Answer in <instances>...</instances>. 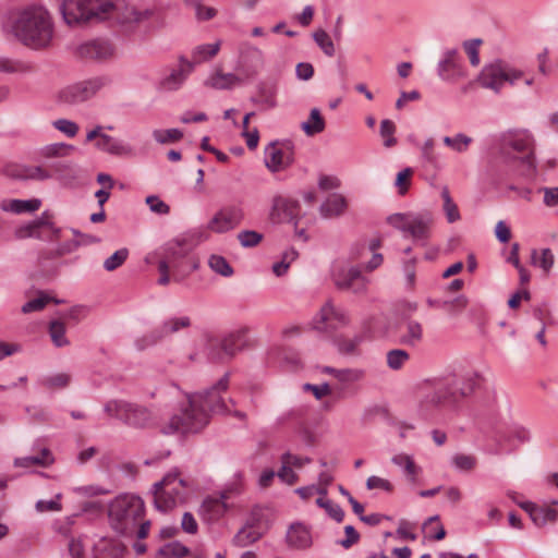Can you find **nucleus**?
<instances>
[{
	"label": "nucleus",
	"instance_id": "obj_1",
	"mask_svg": "<svg viewBox=\"0 0 558 558\" xmlns=\"http://www.w3.org/2000/svg\"><path fill=\"white\" fill-rule=\"evenodd\" d=\"M11 28L15 39L34 51L51 49L57 38L52 13L38 3L17 9L12 16Z\"/></svg>",
	"mask_w": 558,
	"mask_h": 558
},
{
	"label": "nucleus",
	"instance_id": "obj_2",
	"mask_svg": "<svg viewBox=\"0 0 558 558\" xmlns=\"http://www.w3.org/2000/svg\"><path fill=\"white\" fill-rule=\"evenodd\" d=\"M191 250L187 239L178 238L148 253L145 263L157 265L158 283L168 286L171 281L183 280L197 268L196 260L190 257Z\"/></svg>",
	"mask_w": 558,
	"mask_h": 558
},
{
	"label": "nucleus",
	"instance_id": "obj_3",
	"mask_svg": "<svg viewBox=\"0 0 558 558\" xmlns=\"http://www.w3.org/2000/svg\"><path fill=\"white\" fill-rule=\"evenodd\" d=\"M381 247L380 239H372L368 244L355 245L350 254L356 266L343 267L335 276V284L342 290H349L355 294H364L367 291L369 280L362 275V270L371 272L378 268L384 257L377 251Z\"/></svg>",
	"mask_w": 558,
	"mask_h": 558
},
{
	"label": "nucleus",
	"instance_id": "obj_4",
	"mask_svg": "<svg viewBox=\"0 0 558 558\" xmlns=\"http://www.w3.org/2000/svg\"><path fill=\"white\" fill-rule=\"evenodd\" d=\"M499 154L507 160L519 162L531 174L535 169V138L527 129H509L497 136Z\"/></svg>",
	"mask_w": 558,
	"mask_h": 558
},
{
	"label": "nucleus",
	"instance_id": "obj_5",
	"mask_svg": "<svg viewBox=\"0 0 558 558\" xmlns=\"http://www.w3.org/2000/svg\"><path fill=\"white\" fill-rule=\"evenodd\" d=\"M209 421L210 415L203 405L202 395L191 393L180 402L178 412L170 417L162 430L165 434L198 433L209 424Z\"/></svg>",
	"mask_w": 558,
	"mask_h": 558
},
{
	"label": "nucleus",
	"instance_id": "obj_6",
	"mask_svg": "<svg viewBox=\"0 0 558 558\" xmlns=\"http://www.w3.org/2000/svg\"><path fill=\"white\" fill-rule=\"evenodd\" d=\"M112 9L110 0H62L61 14L68 26H81L107 20Z\"/></svg>",
	"mask_w": 558,
	"mask_h": 558
},
{
	"label": "nucleus",
	"instance_id": "obj_7",
	"mask_svg": "<svg viewBox=\"0 0 558 558\" xmlns=\"http://www.w3.org/2000/svg\"><path fill=\"white\" fill-rule=\"evenodd\" d=\"M144 501L135 495H121L108 508L111 526L121 534H133L144 517Z\"/></svg>",
	"mask_w": 558,
	"mask_h": 558
},
{
	"label": "nucleus",
	"instance_id": "obj_8",
	"mask_svg": "<svg viewBox=\"0 0 558 558\" xmlns=\"http://www.w3.org/2000/svg\"><path fill=\"white\" fill-rule=\"evenodd\" d=\"M192 489V483L174 469L154 485V504L162 512L183 504Z\"/></svg>",
	"mask_w": 558,
	"mask_h": 558
},
{
	"label": "nucleus",
	"instance_id": "obj_9",
	"mask_svg": "<svg viewBox=\"0 0 558 558\" xmlns=\"http://www.w3.org/2000/svg\"><path fill=\"white\" fill-rule=\"evenodd\" d=\"M388 222L414 241H426L432 233L434 217L429 213L395 214L388 218Z\"/></svg>",
	"mask_w": 558,
	"mask_h": 558
},
{
	"label": "nucleus",
	"instance_id": "obj_10",
	"mask_svg": "<svg viewBox=\"0 0 558 558\" xmlns=\"http://www.w3.org/2000/svg\"><path fill=\"white\" fill-rule=\"evenodd\" d=\"M523 72L500 63L486 65L480 73L477 81L482 87L499 93L505 83L515 85L522 80Z\"/></svg>",
	"mask_w": 558,
	"mask_h": 558
},
{
	"label": "nucleus",
	"instance_id": "obj_11",
	"mask_svg": "<svg viewBox=\"0 0 558 558\" xmlns=\"http://www.w3.org/2000/svg\"><path fill=\"white\" fill-rule=\"evenodd\" d=\"M75 54L84 61L106 63L117 57V48L107 38H94L80 44L75 49Z\"/></svg>",
	"mask_w": 558,
	"mask_h": 558
},
{
	"label": "nucleus",
	"instance_id": "obj_12",
	"mask_svg": "<svg viewBox=\"0 0 558 558\" xmlns=\"http://www.w3.org/2000/svg\"><path fill=\"white\" fill-rule=\"evenodd\" d=\"M265 65V54L262 49L248 41H243L238 48L236 72L248 80L257 75Z\"/></svg>",
	"mask_w": 558,
	"mask_h": 558
},
{
	"label": "nucleus",
	"instance_id": "obj_13",
	"mask_svg": "<svg viewBox=\"0 0 558 558\" xmlns=\"http://www.w3.org/2000/svg\"><path fill=\"white\" fill-rule=\"evenodd\" d=\"M190 325L191 319L187 316L169 318L163 322L162 325L137 338L135 340V345L138 350H145L148 347L155 345L163 338L178 332L181 329L189 328Z\"/></svg>",
	"mask_w": 558,
	"mask_h": 558
},
{
	"label": "nucleus",
	"instance_id": "obj_14",
	"mask_svg": "<svg viewBox=\"0 0 558 558\" xmlns=\"http://www.w3.org/2000/svg\"><path fill=\"white\" fill-rule=\"evenodd\" d=\"M314 328L319 331H333L350 324V317L345 311L327 301L313 320Z\"/></svg>",
	"mask_w": 558,
	"mask_h": 558
},
{
	"label": "nucleus",
	"instance_id": "obj_15",
	"mask_svg": "<svg viewBox=\"0 0 558 558\" xmlns=\"http://www.w3.org/2000/svg\"><path fill=\"white\" fill-rule=\"evenodd\" d=\"M107 83L104 76L82 81L63 88L60 98L65 102H82L95 96Z\"/></svg>",
	"mask_w": 558,
	"mask_h": 558
},
{
	"label": "nucleus",
	"instance_id": "obj_16",
	"mask_svg": "<svg viewBox=\"0 0 558 558\" xmlns=\"http://www.w3.org/2000/svg\"><path fill=\"white\" fill-rule=\"evenodd\" d=\"M104 126L98 125L86 135L87 142L95 141V147L107 154L119 157H133L134 149L122 141L102 132Z\"/></svg>",
	"mask_w": 558,
	"mask_h": 558
},
{
	"label": "nucleus",
	"instance_id": "obj_17",
	"mask_svg": "<svg viewBox=\"0 0 558 558\" xmlns=\"http://www.w3.org/2000/svg\"><path fill=\"white\" fill-rule=\"evenodd\" d=\"M149 16V11L138 10L135 5L118 2L112 3L110 15L121 26L124 32H132L135 27Z\"/></svg>",
	"mask_w": 558,
	"mask_h": 558
},
{
	"label": "nucleus",
	"instance_id": "obj_18",
	"mask_svg": "<svg viewBox=\"0 0 558 558\" xmlns=\"http://www.w3.org/2000/svg\"><path fill=\"white\" fill-rule=\"evenodd\" d=\"M265 166L271 172H279L293 162V148L287 142H272L265 148Z\"/></svg>",
	"mask_w": 558,
	"mask_h": 558
},
{
	"label": "nucleus",
	"instance_id": "obj_19",
	"mask_svg": "<svg viewBox=\"0 0 558 558\" xmlns=\"http://www.w3.org/2000/svg\"><path fill=\"white\" fill-rule=\"evenodd\" d=\"M60 233L61 231L53 226L49 216L45 214L41 218L17 228L15 236L17 239L37 238L54 241L60 238Z\"/></svg>",
	"mask_w": 558,
	"mask_h": 558
},
{
	"label": "nucleus",
	"instance_id": "obj_20",
	"mask_svg": "<svg viewBox=\"0 0 558 558\" xmlns=\"http://www.w3.org/2000/svg\"><path fill=\"white\" fill-rule=\"evenodd\" d=\"M244 217L242 208L226 206L219 209L207 223V231L226 233L235 229Z\"/></svg>",
	"mask_w": 558,
	"mask_h": 558
},
{
	"label": "nucleus",
	"instance_id": "obj_21",
	"mask_svg": "<svg viewBox=\"0 0 558 558\" xmlns=\"http://www.w3.org/2000/svg\"><path fill=\"white\" fill-rule=\"evenodd\" d=\"M246 330H239L225 337L220 343L211 342L209 356L213 361L223 362L233 357L244 345Z\"/></svg>",
	"mask_w": 558,
	"mask_h": 558
},
{
	"label": "nucleus",
	"instance_id": "obj_22",
	"mask_svg": "<svg viewBox=\"0 0 558 558\" xmlns=\"http://www.w3.org/2000/svg\"><path fill=\"white\" fill-rule=\"evenodd\" d=\"M228 386L229 375L226 374L213 388L201 393L203 397V405L209 414L230 412L225 399L221 397V392L226 391Z\"/></svg>",
	"mask_w": 558,
	"mask_h": 558
},
{
	"label": "nucleus",
	"instance_id": "obj_23",
	"mask_svg": "<svg viewBox=\"0 0 558 558\" xmlns=\"http://www.w3.org/2000/svg\"><path fill=\"white\" fill-rule=\"evenodd\" d=\"M300 205L296 201L278 195L274 197L270 218L274 222H291L299 217Z\"/></svg>",
	"mask_w": 558,
	"mask_h": 558
},
{
	"label": "nucleus",
	"instance_id": "obj_24",
	"mask_svg": "<svg viewBox=\"0 0 558 558\" xmlns=\"http://www.w3.org/2000/svg\"><path fill=\"white\" fill-rule=\"evenodd\" d=\"M259 521L260 511L254 510L246 524L234 535L233 544L245 547L258 541L262 536Z\"/></svg>",
	"mask_w": 558,
	"mask_h": 558
},
{
	"label": "nucleus",
	"instance_id": "obj_25",
	"mask_svg": "<svg viewBox=\"0 0 558 558\" xmlns=\"http://www.w3.org/2000/svg\"><path fill=\"white\" fill-rule=\"evenodd\" d=\"M520 507L524 509L531 517L532 521L537 526H544L547 523H553L558 518V501H554L546 507H538L532 502H522Z\"/></svg>",
	"mask_w": 558,
	"mask_h": 558
},
{
	"label": "nucleus",
	"instance_id": "obj_26",
	"mask_svg": "<svg viewBox=\"0 0 558 558\" xmlns=\"http://www.w3.org/2000/svg\"><path fill=\"white\" fill-rule=\"evenodd\" d=\"M287 544L290 548L296 550L311 548L313 545L311 529L300 522L291 524L287 532Z\"/></svg>",
	"mask_w": 558,
	"mask_h": 558
},
{
	"label": "nucleus",
	"instance_id": "obj_27",
	"mask_svg": "<svg viewBox=\"0 0 558 558\" xmlns=\"http://www.w3.org/2000/svg\"><path fill=\"white\" fill-rule=\"evenodd\" d=\"M228 508L227 500L221 495L207 497L199 508V515L206 522H216L226 514Z\"/></svg>",
	"mask_w": 558,
	"mask_h": 558
},
{
	"label": "nucleus",
	"instance_id": "obj_28",
	"mask_svg": "<svg viewBox=\"0 0 558 558\" xmlns=\"http://www.w3.org/2000/svg\"><path fill=\"white\" fill-rule=\"evenodd\" d=\"M323 374H329L343 387H350L365 377V372L361 368H333L324 366L320 368Z\"/></svg>",
	"mask_w": 558,
	"mask_h": 558
},
{
	"label": "nucleus",
	"instance_id": "obj_29",
	"mask_svg": "<svg viewBox=\"0 0 558 558\" xmlns=\"http://www.w3.org/2000/svg\"><path fill=\"white\" fill-rule=\"evenodd\" d=\"M365 339L364 332L354 335H339L333 338V344L342 355L354 356L360 354V345Z\"/></svg>",
	"mask_w": 558,
	"mask_h": 558
},
{
	"label": "nucleus",
	"instance_id": "obj_30",
	"mask_svg": "<svg viewBox=\"0 0 558 558\" xmlns=\"http://www.w3.org/2000/svg\"><path fill=\"white\" fill-rule=\"evenodd\" d=\"M192 62L182 59L180 61L179 68L172 70L171 73L161 81L162 88L166 90L179 89L183 85L187 76L192 73Z\"/></svg>",
	"mask_w": 558,
	"mask_h": 558
},
{
	"label": "nucleus",
	"instance_id": "obj_31",
	"mask_svg": "<svg viewBox=\"0 0 558 558\" xmlns=\"http://www.w3.org/2000/svg\"><path fill=\"white\" fill-rule=\"evenodd\" d=\"M54 462V457L50 449L44 447L38 449L37 454L23 457V458H16L14 460V466L15 468H33V466H41V468H48Z\"/></svg>",
	"mask_w": 558,
	"mask_h": 558
},
{
	"label": "nucleus",
	"instance_id": "obj_32",
	"mask_svg": "<svg viewBox=\"0 0 558 558\" xmlns=\"http://www.w3.org/2000/svg\"><path fill=\"white\" fill-rule=\"evenodd\" d=\"M244 81L243 76L236 73H225L216 71L206 82V84L216 89H229L240 85Z\"/></svg>",
	"mask_w": 558,
	"mask_h": 558
},
{
	"label": "nucleus",
	"instance_id": "obj_33",
	"mask_svg": "<svg viewBox=\"0 0 558 558\" xmlns=\"http://www.w3.org/2000/svg\"><path fill=\"white\" fill-rule=\"evenodd\" d=\"M41 202L39 199H2L0 202V208L3 211L13 214L33 213L40 208Z\"/></svg>",
	"mask_w": 558,
	"mask_h": 558
},
{
	"label": "nucleus",
	"instance_id": "obj_34",
	"mask_svg": "<svg viewBox=\"0 0 558 558\" xmlns=\"http://www.w3.org/2000/svg\"><path fill=\"white\" fill-rule=\"evenodd\" d=\"M439 75L445 80L463 75L457 51L450 50L446 52L444 60L439 64Z\"/></svg>",
	"mask_w": 558,
	"mask_h": 558
},
{
	"label": "nucleus",
	"instance_id": "obj_35",
	"mask_svg": "<svg viewBox=\"0 0 558 558\" xmlns=\"http://www.w3.org/2000/svg\"><path fill=\"white\" fill-rule=\"evenodd\" d=\"M34 66L25 61L0 56V73L3 74H25L32 73Z\"/></svg>",
	"mask_w": 558,
	"mask_h": 558
},
{
	"label": "nucleus",
	"instance_id": "obj_36",
	"mask_svg": "<svg viewBox=\"0 0 558 558\" xmlns=\"http://www.w3.org/2000/svg\"><path fill=\"white\" fill-rule=\"evenodd\" d=\"M153 421L151 412L141 405L131 403V411L128 412L125 423L136 427L148 426Z\"/></svg>",
	"mask_w": 558,
	"mask_h": 558
},
{
	"label": "nucleus",
	"instance_id": "obj_37",
	"mask_svg": "<svg viewBox=\"0 0 558 558\" xmlns=\"http://www.w3.org/2000/svg\"><path fill=\"white\" fill-rule=\"evenodd\" d=\"M347 208V201L340 194H330L322 205L320 211L324 217H335L341 215Z\"/></svg>",
	"mask_w": 558,
	"mask_h": 558
},
{
	"label": "nucleus",
	"instance_id": "obj_38",
	"mask_svg": "<svg viewBox=\"0 0 558 558\" xmlns=\"http://www.w3.org/2000/svg\"><path fill=\"white\" fill-rule=\"evenodd\" d=\"M220 40L211 44H203L194 48L192 52V64H199L213 59L220 50Z\"/></svg>",
	"mask_w": 558,
	"mask_h": 558
},
{
	"label": "nucleus",
	"instance_id": "obj_39",
	"mask_svg": "<svg viewBox=\"0 0 558 558\" xmlns=\"http://www.w3.org/2000/svg\"><path fill=\"white\" fill-rule=\"evenodd\" d=\"M325 119L316 108L311 110L308 119L301 124V129L308 136L322 133L325 130Z\"/></svg>",
	"mask_w": 558,
	"mask_h": 558
},
{
	"label": "nucleus",
	"instance_id": "obj_40",
	"mask_svg": "<svg viewBox=\"0 0 558 558\" xmlns=\"http://www.w3.org/2000/svg\"><path fill=\"white\" fill-rule=\"evenodd\" d=\"M392 463L402 468L409 481L415 482L418 474L421 473V468L415 464L412 457L405 453H399L392 457Z\"/></svg>",
	"mask_w": 558,
	"mask_h": 558
},
{
	"label": "nucleus",
	"instance_id": "obj_41",
	"mask_svg": "<svg viewBox=\"0 0 558 558\" xmlns=\"http://www.w3.org/2000/svg\"><path fill=\"white\" fill-rule=\"evenodd\" d=\"M423 338V327L418 322L409 320L401 335V342L407 345H416Z\"/></svg>",
	"mask_w": 558,
	"mask_h": 558
},
{
	"label": "nucleus",
	"instance_id": "obj_42",
	"mask_svg": "<svg viewBox=\"0 0 558 558\" xmlns=\"http://www.w3.org/2000/svg\"><path fill=\"white\" fill-rule=\"evenodd\" d=\"M532 264L539 266L546 274L550 271L555 263V255L550 248L533 250Z\"/></svg>",
	"mask_w": 558,
	"mask_h": 558
},
{
	"label": "nucleus",
	"instance_id": "obj_43",
	"mask_svg": "<svg viewBox=\"0 0 558 558\" xmlns=\"http://www.w3.org/2000/svg\"><path fill=\"white\" fill-rule=\"evenodd\" d=\"M104 410L109 417L125 422L128 412L131 411V403L123 400H110L105 404Z\"/></svg>",
	"mask_w": 558,
	"mask_h": 558
},
{
	"label": "nucleus",
	"instance_id": "obj_44",
	"mask_svg": "<svg viewBox=\"0 0 558 558\" xmlns=\"http://www.w3.org/2000/svg\"><path fill=\"white\" fill-rule=\"evenodd\" d=\"M156 143L161 145L174 144L183 138V132L179 129H156L151 132Z\"/></svg>",
	"mask_w": 558,
	"mask_h": 558
},
{
	"label": "nucleus",
	"instance_id": "obj_45",
	"mask_svg": "<svg viewBox=\"0 0 558 558\" xmlns=\"http://www.w3.org/2000/svg\"><path fill=\"white\" fill-rule=\"evenodd\" d=\"M66 332V326L65 323L62 320H52L49 324V335L51 338L52 343L58 347H66L70 344L69 339L65 336Z\"/></svg>",
	"mask_w": 558,
	"mask_h": 558
},
{
	"label": "nucleus",
	"instance_id": "obj_46",
	"mask_svg": "<svg viewBox=\"0 0 558 558\" xmlns=\"http://www.w3.org/2000/svg\"><path fill=\"white\" fill-rule=\"evenodd\" d=\"M316 45L327 57H333L336 53V47L331 36L324 29L317 28L312 35Z\"/></svg>",
	"mask_w": 558,
	"mask_h": 558
},
{
	"label": "nucleus",
	"instance_id": "obj_47",
	"mask_svg": "<svg viewBox=\"0 0 558 558\" xmlns=\"http://www.w3.org/2000/svg\"><path fill=\"white\" fill-rule=\"evenodd\" d=\"M441 198H442V210L446 215L447 221L449 223H453L458 220H460V211L457 206V204L453 202V199L450 196L448 187H444L441 190Z\"/></svg>",
	"mask_w": 558,
	"mask_h": 558
},
{
	"label": "nucleus",
	"instance_id": "obj_48",
	"mask_svg": "<svg viewBox=\"0 0 558 558\" xmlns=\"http://www.w3.org/2000/svg\"><path fill=\"white\" fill-rule=\"evenodd\" d=\"M208 266L214 272L222 277H231L234 272L229 262L221 255H210L208 258Z\"/></svg>",
	"mask_w": 558,
	"mask_h": 558
},
{
	"label": "nucleus",
	"instance_id": "obj_49",
	"mask_svg": "<svg viewBox=\"0 0 558 558\" xmlns=\"http://www.w3.org/2000/svg\"><path fill=\"white\" fill-rule=\"evenodd\" d=\"M444 144L448 146L449 148L453 149L457 153H464L468 150L469 146L472 144L473 140L472 137L459 133L454 136H445L444 137Z\"/></svg>",
	"mask_w": 558,
	"mask_h": 558
},
{
	"label": "nucleus",
	"instance_id": "obj_50",
	"mask_svg": "<svg viewBox=\"0 0 558 558\" xmlns=\"http://www.w3.org/2000/svg\"><path fill=\"white\" fill-rule=\"evenodd\" d=\"M424 532L436 541H441L446 537V531L439 523V517H430L423 525Z\"/></svg>",
	"mask_w": 558,
	"mask_h": 558
},
{
	"label": "nucleus",
	"instance_id": "obj_51",
	"mask_svg": "<svg viewBox=\"0 0 558 558\" xmlns=\"http://www.w3.org/2000/svg\"><path fill=\"white\" fill-rule=\"evenodd\" d=\"M98 550L108 551L109 556L119 558L123 555L125 547L120 541L112 538H104L97 545Z\"/></svg>",
	"mask_w": 558,
	"mask_h": 558
},
{
	"label": "nucleus",
	"instance_id": "obj_52",
	"mask_svg": "<svg viewBox=\"0 0 558 558\" xmlns=\"http://www.w3.org/2000/svg\"><path fill=\"white\" fill-rule=\"evenodd\" d=\"M316 504L318 507L324 508L326 512L336 520L337 522H341L344 518V512L337 504L332 502L329 499H326V496H320L316 499Z\"/></svg>",
	"mask_w": 558,
	"mask_h": 558
},
{
	"label": "nucleus",
	"instance_id": "obj_53",
	"mask_svg": "<svg viewBox=\"0 0 558 558\" xmlns=\"http://www.w3.org/2000/svg\"><path fill=\"white\" fill-rule=\"evenodd\" d=\"M458 398L456 397V392H450L446 389H438L432 396L428 397L427 402L435 405H444L447 403H456Z\"/></svg>",
	"mask_w": 558,
	"mask_h": 558
},
{
	"label": "nucleus",
	"instance_id": "obj_54",
	"mask_svg": "<svg viewBox=\"0 0 558 558\" xmlns=\"http://www.w3.org/2000/svg\"><path fill=\"white\" fill-rule=\"evenodd\" d=\"M72 150L73 147L69 144L56 143L44 147L41 149V155L46 158L65 157L70 155Z\"/></svg>",
	"mask_w": 558,
	"mask_h": 558
},
{
	"label": "nucleus",
	"instance_id": "obj_55",
	"mask_svg": "<svg viewBox=\"0 0 558 558\" xmlns=\"http://www.w3.org/2000/svg\"><path fill=\"white\" fill-rule=\"evenodd\" d=\"M409 357V353L404 350H391L387 353V365L391 369H400L408 362Z\"/></svg>",
	"mask_w": 558,
	"mask_h": 558
},
{
	"label": "nucleus",
	"instance_id": "obj_56",
	"mask_svg": "<svg viewBox=\"0 0 558 558\" xmlns=\"http://www.w3.org/2000/svg\"><path fill=\"white\" fill-rule=\"evenodd\" d=\"M128 256H129L128 248H120V250L116 251L107 259H105L104 268L107 271H113V270H116L117 268H119L120 266H122L124 264V262L126 260Z\"/></svg>",
	"mask_w": 558,
	"mask_h": 558
},
{
	"label": "nucleus",
	"instance_id": "obj_57",
	"mask_svg": "<svg viewBox=\"0 0 558 558\" xmlns=\"http://www.w3.org/2000/svg\"><path fill=\"white\" fill-rule=\"evenodd\" d=\"M396 132V125L391 120H383L380 123V135L384 138L385 147H392L397 144V140L393 136Z\"/></svg>",
	"mask_w": 558,
	"mask_h": 558
},
{
	"label": "nucleus",
	"instance_id": "obj_58",
	"mask_svg": "<svg viewBox=\"0 0 558 558\" xmlns=\"http://www.w3.org/2000/svg\"><path fill=\"white\" fill-rule=\"evenodd\" d=\"M476 463V458L472 454L458 453L452 457V464L460 471H472Z\"/></svg>",
	"mask_w": 558,
	"mask_h": 558
},
{
	"label": "nucleus",
	"instance_id": "obj_59",
	"mask_svg": "<svg viewBox=\"0 0 558 558\" xmlns=\"http://www.w3.org/2000/svg\"><path fill=\"white\" fill-rule=\"evenodd\" d=\"M50 301H52L51 298L40 292L35 299L29 300L23 305L22 312L27 314L32 312L41 311Z\"/></svg>",
	"mask_w": 558,
	"mask_h": 558
},
{
	"label": "nucleus",
	"instance_id": "obj_60",
	"mask_svg": "<svg viewBox=\"0 0 558 558\" xmlns=\"http://www.w3.org/2000/svg\"><path fill=\"white\" fill-rule=\"evenodd\" d=\"M481 45H482L481 39H472V40H468L463 44L464 52L466 53V56L470 60V63L473 66H477L480 64L478 50H480Z\"/></svg>",
	"mask_w": 558,
	"mask_h": 558
},
{
	"label": "nucleus",
	"instance_id": "obj_61",
	"mask_svg": "<svg viewBox=\"0 0 558 558\" xmlns=\"http://www.w3.org/2000/svg\"><path fill=\"white\" fill-rule=\"evenodd\" d=\"M71 381V376L65 373L53 374L44 379V385L51 389L66 387Z\"/></svg>",
	"mask_w": 558,
	"mask_h": 558
},
{
	"label": "nucleus",
	"instance_id": "obj_62",
	"mask_svg": "<svg viewBox=\"0 0 558 558\" xmlns=\"http://www.w3.org/2000/svg\"><path fill=\"white\" fill-rule=\"evenodd\" d=\"M263 235L253 230L242 231L238 234L240 244L244 247H254L260 243Z\"/></svg>",
	"mask_w": 558,
	"mask_h": 558
},
{
	"label": "nucleus",
	"instance_id": "obj_63",
	"mask_svg": "<svg viewBox=\"0 0 558 558\" xmlns=\"http://www.w3.org/2000/svg\"><path fill=\"white\" fill-rule=\"evenodd\" d=\"M85 537H72L69 542V553L72 558H86L85 557Z\"/></svg>",
	"mask_w": 558,
	"mask_h": 558
},
{
	"label": "nucleus",
	"instance_id": "obj_64",
	"mask_svg": "<svg viewBox=\"0 0 558 558\" xmlns=\"http://www.w3.org/2000/svg\"><path fill=\"white\" fill-rule=\"evenodd\" d=\"M58 131L64 133L68 137H74L78 132V125L66 119H59L52 122Z\"/></svg>",
	"mask_w": 558,
	"mask_h": 558
}]
</instances>
